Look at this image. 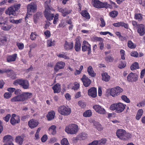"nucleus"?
Instances as JSON below:
<instances>
[{
  "instance_id": "10",
  "label": "nucleus",
  "mask_w": 145,
  "mask_h": 145,
  "mask_svg": "<svg viewBox=\"0 0 145 145\" xmlns=\"http://www.w3.org/2000/svg\"><path fill=\"white\" fill-rule=\"evenodd\" d=\"M82 50L83 52L88 51V54H89L91 52V45L86 41H83L82 46Z\"/></svg>"
},
{
  "instance_id": "24",
  "label": "nucleus",
  "mask_w": 145,
  "mask_h": 145,
  "mask_svg": "<svg viewBox=\"0 0 145 145\" xmlns=\"http://www.w3.org/2000/svg\"><path fill=\"white\" fill-rule=\"evenodd\" d=\"M55 116V112L53 110H51L48 112L46 117L48 120L50 121L53 119Z\"/></svg>"
},
{
  "instance_id": "46",
  "label": "nucleus",
  "mask_w": 145,
  "mask_h": 145,
  "mask_svg": "<svg viewBox=\"0 0 145 145\" xmlns=\"http://www.w3.org/2000/svg\"><path fill=\"white\" fill-rule=\"evenodd\" d=\"M42 14L41 13H37L34 16V21L35 23H36V22L37 21V20L39 19L40 16Z\"/></svg>"
},
{
  "instance_id": "17",
  "label": "nucleus",
  "mask_w": 145,
  "mask_h": 145,
  "mask_svg": "<svg viewBox=\"0 0 145 145\" xmlns=\"http://www.w3.org/2000/svg\"><path fill=\"white\" fill-rule=\"evenodd\" d=\"M137 79V75L135 73H130L127 76V80L130 82H135Z\"/></svg>"
},
{
  "instance_id": "26",
  "label": "nucleus",
  "mask_w": 145,
  "mask_h": 145,
  "mask_svg": "<svg viewBox=\"0 0 145 145\" xmlns=\"http://www.w3.org/2000/svg\"><path fill=\"white\" fill-rule=\"evenodd\" d=\"M13 140L12 137L10 135H8L4 137L3 141V142L7 143L12 142Z\"/></svg>"
},
{
  "instance_id": "30",
  "label": "nucleus",
  "mask_w": 145,
  "mask_h": 145,
  "mask_svg": "<svg viewBox=\"0 0 145 145\" xmlns=\"http://www.w3.org/2000/svg\"><path fill=\"white\" fill-rule=\"evenodd\" d=\"M87 71L89 75L92 77H94L96 74L94 73L93 68L91 66H89L87 69Z\"/></svg>"
},
{
  "instance_id": "16",
  "label": "nucleus",
  "mask_w": 145,
  "mask_h": 145,
  "mask_svg": "<svg viewBox=\"0 0 145 145\" xmlns=\"http://www.w3.org/2000/svg\"><path fill=\"white\" fill-rule=\"evenodd\" d=\"M88 94L92 98H95L97 96V91L96 89L93 87L89 89L88 91Z\"/></svg>"
},
{
  "instance_id": "15",
  "label": "nucleus",
  "mask_w": 145,
  "mask_h": 145,
  "mask_svg": "<svg viewBox=\"0 0 145 145\" xmlns=\"http://www.w3.org/2000/svg\"><path fill=\"white\" fill-rule=\"evenodd\" d=\"M81 38L78 37L76 39V42L74 46V49L76 52L79 51L80 50L81 44L80 43Z\"/></svg>"
},
{
  "instance_id": "29",
  "label": "nucleus",
  "mask_w": 145,
  "mask_h": 145,
  "mask_svg": "<svg viewBox=\"0 0 145 145\" xmlns=\"http://www.w3.org/2000/svg\"><path fill=\"white\" fill-rule=\"evenodd\" d=\"M44 8L45 9H49L50 10L53 9L50 6V3L51 0H44Z\"/></svg>"
},
{
  "instance_id": "61",
  "label": "nucleus",
  "mask_w": 145,
  "mask_h": 145,
  "mask_svg": "<svg viewBox=\"0 0 145 145\" xmlns=\"http://www.w3.org/2000/svg\"><path fill=\"white\" fill-rule=\"evenodd\" d=\"M58 57L61 58H63L65 59H69V57L66 55L64 54H60L58 55Z\"/></svg>"
},
{
  "instance_id": "35",
  "label": "nucleus",
  "mask_w": 145,
  "mask_h": 145,
  "mask_svg": "<svg viewBox=\"0 0 145 145\" xmlns=\"http://www.w3.org/2000/svg\"><path fill=\"white\" fill-rule=\"evenodd\" d=\"M56 126L54 125L51 126L49 129V131L52 135H54L56 133Z\"/></svg>"
},
{
  "instance_id": "25",
  "label": "nucleus",
  "mask_w": 145,
  "mask_h": 145,
  "mask_svg": "<svg viewBox=\"0 0 145 145\" xmlns=\"http://www.w3.org/2000/svg\"><path fill=\"white\" fill-rule=\"evenodd\" d=\"M17 57L16 54H14L12 55L8 56L7 57V61L8 62L15 61Z\"/></svg>"
},
{
  "instance_id": "11",
  "label": "nucleus",
  "mask_w": 145,
  "mask_h": 145,
  "mask_svg": "<svg viewBox=\"0 0 145 145\" xmlns=\"http://www.w3.org/2000/svg\"><path fill=\"white\" fill-rule=\"evenodd\" d=\"M32 94L29 92H24L19 95L21 101H23L32 97Z\"/></svg>"
},
{
  "instance_id": "59",
  "label": "nucleus",
  "mask_w": 145,
  "mask_h": 145,
  "mask_svg": "<svg viewBox=\"0 0 145 145\" xmlns=\"http://www.w3.org/2000/svg\"><path fill=\"white\" fill-rule=\"evenodd\" d=\"M131 55L133 57H138V53L136 51H132L131 53Z\"/></svg>"
},
{
  "instance_id": "6",
  "label": "nucleus",
  "mask_w": 145,
  "mask_h": 145,
  "mask_svg": "<svg viewBox=\"0 0 145 145\" xmlns=\"http://www.w3.org/2000/svg\"><path fill=\"white\" fill-rule=\"evenodd\" d=\"M58 112L61 115L66 116L69 115L71 112V110L68 106H61L58 108Z\"/></svg>"
},
{
  "instance_id": "38",
  "label": "nucleus",
  "mask_w": 145,
  "mask_h": 145,
  "mask_svg": "<svg viewBox=\"0 0 145 145\" xmlns=\"http://www.w3.org/2000/svg\"><path fill=\"white\" fill-rule=\"evenodd\" d=\"M134 18L138 21H140L142 19V15L140 13L135 14Z\"/></svg>"
},
{
  "instance_id": "49",
  "label": "nucleus",
  "mask_w": 145,
  "mask_h": 145,
  "mask_svg": "<svg viewBox=\"0 0 145 145\" xmlns=\"http://www.w3.org/2000/svg\"><path fill=\"white\" fill-rule=\"evenodd\" d=\"M61 143L62 145H69V144L66 138H63L61 141Z\"/></svg>"
},
{
  "instance_id": "23",
  "label": "nucleus",
  "mask_w": 145,
  "mask_h": 145,
  "mask_svg": "<svg viewBox=\"0 0 145 145\" xmlns=\"http://www.w3.org/2000/svg\"><path fill=\"white\" fill-rule=\"evenodd\" d=\"M10 121L11 124L14 125L20 122V117L18 116L15 118H11Z\"/></svg>"
},
{
  "instance_id": "39",
  "label": "nucleus",
  "mask_w": 145,
  "mask_h": 145,
  "mask_svg": "<svg viewBox=\"0 0 145 145\" xmlns=\"http://www.w3.org/2000/svg\"><path fill=\"white\" fill-rule=\"evenodd\" d=\"M10 101L11 102H21L19 95L12 97Z\"/></svg>"
},
{
  "instance_id": "36",
  "label": "nucleus",
  "mask_w": 145,
  "mask_h": 145,
  "mask_svg": "<svg viewBox=\"0 0 145 145\" xmlns=\"http://www.w3.org/2000/svg\"><path fill=\"white\" fill-rule=\"evenodd\" d=\"M139 68V65L137 62H135L131 66V69L132 70H133Z\"/></svg>"
},
{
  "instance_id": "22",
  "label": "nucleus",
  "mask_w": 145,
  "mask_h": 145,
  "mask_svg": "<svg viewBox=\"0 0 145 145\" xmlns=\"http://www.w3.org/2000/svg\"><path fill=\"white\" fill-rule=\"evenodd\" d=\"M65 65V63L63 62H58L56 64L54 67V69L57 71L63 69Z\"/></svg>"
},
{
  "instance_id": "1",
  "label": "nucleus",
  "mask_w": 145,
  "mask_h": 145,
  "mask_svg": "<svg viewBox=\"0 0 145 145\" xmlns=\"http://www.w3.org/2000/svg\"><path fill=\"white\" fill-rule=\"evenodd\" d=\"M116 135L120 139L126 140L130 139L132 135L130 133H127L123 129L118 130L116 131Z\"/></svg>"
},
{
  "instance_id": "4",
  "label": "nucleus",
  "mask_w": 145,
  "mask_h": 145,
  "mask_svg": "<svg viewBox=\"0 0 145 145\" xmlns=\"http://www.w3.org/2000/svg\"><path fill=\"white\" fill-rule=\"evenodd\" d=\"M20 4L12 6L6 11L5 13L9 15H12L14 16H17L18 14V10L20 8Z\"/></svg>"
},
{
  "instance_id": "62",
  "label": "nucleus",
  "mask_w": 145,
  "mask_h": 145,
  "mask_svg": "<svg viewBox=\"0 0 145 145\" xmlns=\"http://www.w3.org/2000/svg\"><path fill=\"white\" fill-rule=\"evenodd\" d=\"M71 12V10H69L66 8H65V14H64V16H65L66 15L69 14Z\"/></svg>"
},
{
  "instance_id": "14",
  "label": "nucleus",
  "mask_w": 145,
  "mask_h": 145,
  "mask_svg": "<svg viewBox=\"0 0 145 145\" xmlns=\"http://www.w3.org/2000/svg\"><path fill=\"white\" fill-rule=\"evenodd\" d=\"M116 108V112L121 113L125 109L126 106V105L121 103H117Z\"/></svg>"
},
{
  "instance_id": "58",
  "label": "nucleus",
  "mask_w": 145,
  "mask_h": 145,
  "mask_svg": "<svg viewBox=\"0 0 145 145\" xmlns=\"http://www.w3.org/2000/svg\"><path fill=\"white\" fill-rule=\"evenodd\" d=\"M17 46L20 50H22L24 48V46L23 43H21L19 42L17 43Z\"/></svg>"
},
{
  "instance_id": "3",
  "label": "nucleus",
  "mask_w": 145,
  "mask_h": 145,
  "mask_svg": "<svg viewBox=\"0 0 145 145\" xmlns=\"http://www.w3.org/2000/svg\"><path fill=\"white\" fill-rule=\"evenodd\" d=\"M91 4L93 7L97 8L109 7L110 5L106 2H102L99 0H92Z\"/></svg>"
},
{
  "instance_id": "18",
  "label": "nucleus",
  "mask_w": 145,
  "mask_h": 145,
  "mask_svg": "<svg viewBox=\"0 0 145 145\" xmlns=\"http://www.w3.org/2000/svg\"><path fill=\"white\" fill-rule=\"evenodd\" d=\"M39 124V122L33 119L30 120L28 122V125L29 127L32 129L36 127Z\"/></svg>"
},
{
  "instance_id": "20",
  "label": "nucleus",
  "mask_w": 145,
  "mask_h": 145,
  "mask_svg": "<svg viewBox=\"0 0 145 145\" xmlns=\"http://www.w3.org/2000/svg\"><path fill=\"white\" fill-rule=\"evenodd\" d=\"M81 80L84 86L86 87H88L91 83L90 80L84 75L83 76Z\"/></svg>"
},
{
  "instance_id": "44",
  "label": "nucleus",
  "mask_w": 145,
  "mask_h": 145,
  "mask_svg": "<svg viewBox=\"0 0 145 145\" xmlns=\"http://www.w3.org/2000/svg\"><path fill=\"white\" fill-rule=\"evenodd\" d=\"M37 35L35 32H32L30 35V38L32 40H35Z\"/></svg>"
},
{
  "instance_id": "41",
  "label": "nucleus",
  "mask_w": 145,
  "mask_h": 145,
  "mask_svg": "<svg viewBox=\"0 0 145 145\" xmlns=\"http://www.w3.org/2000/svg\"><path fill=\"white\" fill-rule=\"evenodd\" d=\"M92 112L90 110H88L84 113V116L86 117H89L91 116Z\"/></svg>"
},
{
  "instance_id": "37",
  "label": "nucleus",
  "mask_w": 145,
  "mask_h": 145,
  "mask_svg": "<svg viewBox=\"0 0 145 145\" xmlns=\"http://www.w3.org/2000/svg\"><path fill=\"white\" fill-rule=\"evenodd\" d=\"M7 74L12 79H14L16 77V75L15 73L11 70L10 69L9 73Z\"/></svg>"
},
{
  "instance_id": "56",
  "label": "nucleus",
  "mask_w": 145,
  "mask_h": 145,
  "mask_svg": "<svg viewBox=\"0 0 145 145\" xmlns=\"http://www.w3.org/2000/svg\"><path fill=\"white\" fill-rule=\"evenodd\" d=\"M145 105V100H143L139 103L137 104V106L138 107H144Z\"/></svg>"
},
{
  "instance_id": "42",
  "label": "nucleus",
  "mask_w": 145,
  "mask_h": 145,
  "mask_svg": "<svg viewBox=\"0 0 145 145\" xmlns=\"http://www.w3.org/2000/svg\"><path fill=\"white\" fill-rule=\"evenodd\" d=\"M118 14V12L117 11L114 10L110 12L109 13L110 16L111 17L114 18L117 16Z\"/></svg>"
},
{
  "instance_id": "53",
  "label": "nucleus",
  "mask_w": 145,
  "mask_h": 145,
  "mask_svg": "<svg viewBox=\"0 0 145 145\" xmlns=\"http://www.w3.org/2000/svg\"><path fill=\"white\" fill-rule=\"evenodd\" d=\"M97 129L99 131H101L103 129L102 126L100 124L97 123L95 124Z\"/></svg>"
},
{
  "instance_id": "12",
  "label": "nucleus",
  "mask_w": 145,
  "mask_h": 145,
  "mask_svg": "<svg viewBox=\"0 0 145 145\" xmlns=\"http://www.w3.org/2000/svg\"><path fill=\"white\" fill-rule=\"evenodd\" d=\"M37 9V6L36 4L33 3H31L28 5L27 7V13L29 14H31L30 12H34L36 11Z\"/></svg>"
},
{
  "instance_id": "32",
  "label": "nucleus",
  "mask_w": 145,
  "mask_h": 145,
  "mask_svg": "<svg viewBox=\"0 0 145 145\" xmlns=\"http://www.w3.org/2000/svg\"><path fill=\"white\" fill-rule=\"evenodd\" d=\"M143 113V111L142 109L139 110L137 114L136 117V119L137 120H139L142 115Z\"/></svg>"
},
{
  "instance_id": "45",
  "label": "nucleus",
  "mask_w": 145,
  "mask_h": 145,
  "mask_svg": "<svg viewBox=\"0 0 145 145\" xmlns=\"http://www.w3.org/2000/svg\"><path fill=\"white\" fill-rule=\"evenodd\" d=\"M121 99L127 103H129L130 102L129 99L127 96L125 95H123L121 97Z\"/></svg>"
},
{
  "instance_id": "31",
  "label": "nucleus",
  "mask_w": 145,
  "mask_h": 145,
  "mask_svg": "<svg viewBox=\"0 0 145 145\" xmlns=\"http://www.w3.org/2000/svg\"><path fill=\"white\" fill-rule=\"evenodd\" d=\"M102 80L106 82L108 81L110 79V76L106 72L102 74Z\"/></svg>"
},
{
  "instance_id": "19",
  "label": "nucleus",
  "mask_w": 145,
  "mask_h": 145,
  "mask_svg": "<svg viewBox=\"0 0 145 145\" xmlns=\"http://www.w3.org/2000/svg\"><path fill=\"white\" fill-rule=\"evenodd\" d=\"M137 32L141 36L144 35L145 34L144 25L142 24H139L138 27Z\"/></svg>"
},
{
  "instance_id": "2",
  "label": "nucleus",
  "mask_w": 145,
  "mask_h": 145,
  "mask_svg": "<svg viewBox=\"0 0 145 145\" xmlns=\"http://www.w3.org/2000/svg\"><path fill=\"white\" fill-rule=\"evenodd\" d=\"M13 84L15 85H19L24 89H28L29 87V83L28 80L24 79H19L14 82Z\"/></svg>"
},
{
  "instance_id": "28",
  "label": "nucleus",
  "mask_w": 145,
  "mask_h": 145,
  "mask_svg": "<svg viewBox=\"0 0 145 145\" xmlns=\"http://www.w3.org/2000/svg\"><path fill=\"white\" fill-rule=\"evenodd\" d=\"M54 93H59L61 91V87L59 84H57L52 87Z\"/></svg>"
},
{
  "instance_id": "55",
  "label": "nucleus",
  "mask_w": 145,
  "mask_h": 145,
  "mask_svg": "<svg viewBox=\"0 0 145 145\" xmlns=\"http://www.w3.org/2000/svg\"><path fill=\"white\" fill-rule=\"evenodd\" d=\"M4 96L5 98L8 99L11 97L12 94L10 93L7 92L4 94Z\"/></svg>"
},
{
  "instance_id": "64",
  "label": "nucleus",
  "mask_w": 145,
  "mask_h": 145,
  "mask_svg": "<svg viewBox=\"0 0 145 145\" xmlns=\"http://www.w3.org/2000/svg\"><path fill=\"white\" fill-rule=\"evenodd\" d=\"M100 21H101L100 26L102 27H104L105 25V23L104 19L102 18H101Z\"/></svg>"
},
{
  "instance_id": "40",
  "label": "nucleus",
  "mask_w": 145,
  "mask_h": 145,
  "mask_svg": "<svg viewBox=\"0 0 145 145\" xmlns=\"http://www.w3.org/2000/svg\"><path fill=\"white\" fill-rule=\"evenodd\" d=\"M55 41L52 39H50L47 42V46L49 47L54 46L55 45Z\"/></svg>"
},
{
  "instance_id": "8",
  "label": "nucleus",
  "mask_w": 145,
  "mask_h": 145,
  "mask_svg": "<svg viewBox=\"0 0 145 145\" xmlns=\"http://www.w3.org/2000/svg\"><path fill=\"white\" fill-rule=\"evenodd\" d=\"M53 11V9H45L44 12V17L48 21H50L52 20L54 17V14L52 13L51 12Z\"/></svg>"
},
{
  "instance_id": "47",
  "label": "nucleus",
  "mask_w": 145,
  "mask_h": 145,
  "mask_svg": "<svg viewBox=\"0 0 145 145\" xmlns=\"http://www.w3.org/2000/svg\"><path fill=\"white\" fill-rule=\"evenodd\" d=\"M6 38L5 37H1V45H4L6 44Z\"/></svg>"
},
{
  "instance_id": "21",
  "label": "nucleus",
  "mask_w": 145,
  "mask_h": 145,
  "mask_svg": "<svg viewBox=\"0 0 145 145\" xmlns=\"http://www.w3.org/2000/svg\"><path fill=\"white\" fill-rule=\"evenodd\" d=\"M64 46L65 49L67 50L72 49L74 46L73 42H69L67 41H65Z\"/></svg>"
},
{
  "instance_id": "60",
  "label": "nucleus",
  "mask_w": 145,
  "mask_h": 145,
  "mask_svg": "<svg viewBox=\"0 0 145 145\" xmlns=\"http://www.w3.org/2000/svg\"><path fill=\"white\" fill-rule=\"evenodd\" d=\"M78 105L82 108H84L86 106V104L82 101H79L78 102Z\"/></svg>"
},
{
  "instance_id": "5",
  "label": "nucleus",
  "mask_w": 145,
  "mask_h": 145,
  "mask_svg": "<svg viewBox=\"0 0 145 145\" xmlns=\"http://www.w3.org/2000/svg\"><path fill=\"white\" fill-rule=\"evenodd\" d=\"M78 130V125L75 124H69L66 127L65 129V131L68 134H76Z\"/></svg>"
},
{
  "instance_id": "43",
  "label": "nucleus",
  "mask_w": 145,
  "mask_h": 145,
  "mask_svg": "<svg viewBox=\"0 0 145 145\" xmlns=\"http://www.w3.org/2000/svg\"><path fill=\"white\" fill-rule=\"evenodd\" d=\"M87 136V135L85 133L82 132L79 135V138L80 139L84 140L85 139Z\"/></svg>"
},
{
  "instance_id": "9",
  "label": "nucleus",
  "mask_w": 145,
  "mask_h": 145,
  "mask_svg": "<svg viewBox=\"0 0 145 145\" xmlns=\"http://www.w3.org/2000/svg\"><path fill=\"white\" fill-rule=\"evenodd\" d=\"M123 89L120 87L117 86L114 88L111 89L110 93V95L113 97H114L119 95L120 93L122 92Z\"/></svg>"
},
{
  "instance_id": "51",
  "label": "nucleus",
  "mask_w": 145,
  "mask_h": 145,
  "mask_svg": "<svg viewBox=\"0 0 145 145\" xmlns=\"http://www.w3.org/2000/svg\"><path fill=\"white\" fill-rule=\"evenodd\" d=\"M105 60L107 62H112L113 61L114 58L111 57V56H108L105 58Z\"/></svg>"
},
{
  "instance_id": "7",
  "label": "nucleus",
  "mask_w": 145,
  "mask_h": 145,
  "mask_svg": "<svg viewBox=\"0 0 145 145\" xmlns=\"http://www.w3.org/2000/svg\"><path fill=\"white\" fill-rule=\"evenodd\" d=\"M1 29L5 31H8L11 28L12 26L10 25L7 24V18H4L3 17H1Z\"/></svg>"
},
{
  "instance_id": "54",
  "label": "nucleus",
  "mask_w": 145,
  "mask_h": 145,
  "mask_svg": "<svg viewBox=\"0 0 145 145\" xmlns=\"http://www.w3.org/2000/svg\"><path fill=\"white\" fill-rule=\"evenodd\" d=\"M116 105L117 103H114L111 105L109 107L110 109L112 110H115L116 112Z\"/></svg>"
},
{
  "instance_id": "48",
  "label": "nucleus",
  "mask_w": 145,
  "mask_h": 145,
  "mask_svg": "<svg viewBox=\"0 0 145 145\" xmlns=\"http://www.w3.org/2000/svg\"><path fill=\"white\" fill-rule=\"evenodd\" d=\"M127 44L128 46L131 48H134L136 47V46L131 41L128 42Z\"/></svg>"
},
{
  "instance_id": "33",
  "label": "nucleus",
  "mask_w": 145,
  "mask_h": 145,
  "mask_svg": "<svg viewBox=\"0 0 145 145\" xmlns=\"http://www.w3.org/2000/svg\"><path fill=\"white\" fill-rule=\"evenodd\" d=\"M81 14L83 17L89 19L90 18L89 14L87 10L82 11L81 13Z\"/></svg>"
},
{
  "instance_id": "27",
  "label": "nucleus",
  "mask_w": 145,
  "mask_h": 145,
  "mask_svg": "<svg viewBox=\"0 0 145 145\" xmlns=\"http://www.w3.org/2000/svg\"><path fill=\"white\" fill-rule=\"evenodd\" d=\"M24 141V138L20 136H18L15 138V142L19 145L22 144Z\"/></svg>"
},
{
  "instance_id": "50",
  "label": "nucleus",
  "mask_w": 145,
  "mask_h": 145,
  "mask_svg": "<svg viewBox=\"0 0 145 145\" xmlns=\"http://www.w3.org/2000/svg\"><path fill=\"white\" fill-rule=\"evenodd\" d=\"M126 66V63L125 61H121L118 66V67L120 69H123Z\"/></svg>"
},
{
  "instance_id": "52",
  "label": "nucleus",
  "mask_w": 145,
  "mask_h": 145,
  "mask_svg": "<svg viewBox=\"0 0 145 145\" xmlns=\"http://www.w3.org/2000/svg\"><path fill=\"white\" fill-rule=\"evenodd\" d=\"M124 27L126 29L129 28V25L123 22H120V27Z\"/></svg>"
},
{
  "instance_id": "34",
  "label": "nucleus",
  "mask_w": 145,
  "mask_h": 145,
  "mask_svg": "<svg viewBox=\"0 0 145 145\" xmlns=\"http://www.w3.org/2000/svg\"><path fill=\"white\" fill-rule=\"evenodd\" d=\"M97 145H104L106 142L107 140L106 138H102L98 140H96Z\"/></svg>"
},
{
  "instance_id": "57",
  "label": "nucleus",
  "mask_w": 145,
  "mask_h": 145,
  "mask_svg": "<svg viewBox=\"0 0 145 145\" xmlns=\"http://www.w3.org/2000/svg\"><path fill=\"white\" fill-rule=\"evenodd\" d=\"M58 14H56L55 15V16L54 17V19L53 21L54 24H55L57 23V22L58 21Z\"/></svg>"
},
{
  "instance_id": "13",
  "label": "nucleus",
  "mask_w": 145,
  "mask_h": 145,
  "mask_svg": "<svg viewBox=\"0 0 145 145\" xmlns=\"http://www.w3.org/2000/svg\"><path fill=\"white\" fill-rule=\"evenodd\" d=\"M93 108L99 114H104L106 113V111L104 108L99 105H95L93 106Z\"/></svg>"
},
{
  "instance_id": "63",
  "label": "nucleus",
  "mask_w": 145,
  "mask_h": 145,
  "mask_svg": "<svg viewBox=\"0 0 145 145\" xmlns=\"http://www.w3.org/2000/svg\"><path fill=\"white\" fill-rule=\"evenodd\" d=\"M11 117V115L10 114H7L6 116L3 118V119L4 120L8 122V121L10 118Z\"/></svg>"
}]
</instances>
